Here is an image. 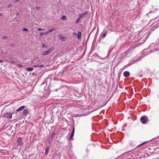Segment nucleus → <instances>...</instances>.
Segmentation results:
<instances>
[{
  "label": "nucleus",
  "instance_id": "f257e3e1",
  "mask_svg": "<svg viewBox=\"0 0 159 159\" xmlns=\"http://www.w3.org/2000/svg\"><path fill=\"white\" fill-rule=\"evenodd\" d=\"M54 49V47H52L51 48H49L47 51H44L42 53V55L43 56H45L47 55L49 53H50L52 51V50Z\"/></svg>",
  "mask_w": 159,
  "mask_h": 159
},
{
  "label": "nucleus",
  "instance_id": "f03ea898",
  "mask_svg": "<svg viewBox=\"0 0 159 159\" xmlns=\"http://www.w3.org/2000/svg\"><path fill=\"white\" fill-rule=\"evenodd\" d=\"M3 116L4 117L9 118L10 119H11L12 117V115L11 112H6L3 114Z\"/></svg>",
  "mask_w": 159,
  "mask_h": 159
},
{
  "label": "nucleus",
  "instance_id": "7ed1b4c3",
  "mask_svg": "<svg viewBox=\"0 0 159 159\" xmlns=\"http://www.w3.org/2000/svg\"><path fill=\"white\" fill-rule=\"evenodd\" d=\"M21 137H19L16 139V142L17 145L20 146H21L24 144L21 141Z\"/></svg>",
  "mask_w": 159,
  "mask_h": 159
},
{
  "label": "nucleus",
  "instance_id": "20e7f679",
  "mask_svg": "<svg viewBox=\"0 0 159 159\" xmlns=\"http://www.w3.org/2000/svg\"><path fill=\"white\" fill-rule=\"evenodd\" d=\"M88 14V11H85L84 13L82 14H80L79 15V17H80L81 18H85L86 17V16Z\"/></svg>",
  "mask_w": 159,
  "mask_h": 159
},
{
  "label": "nucleus",
  "instance_id": "39448f33",
  "mask_svg": "<svg viewBox=\"0 0 159 159\" xmlns=\"http://www.w3.org/2000/svg\"><path fill=\"white\" fill-rule=\"evenodd\" d=\"M147 117L143 116L140 118L141 122L143 124H145L147 123Z\"/></svg>",
  "mask_w": 159,
  "mask_h": 159
},
{
  "label": "nucleus",
  "instance_id": "423d86ee",
  "mask_svg": "<svg viewBox=\"0 0 159 159\" xmlns=\"http://www.w3.org/2000/svg\"><path fill=\"white\" fill-rule=\"evenodd\" d=\"M29 113V109H25L23 110L22 115L24 116H26Z\"/></svg>",
  "mask_w": 159,
  "mask_h": 159
},
{
  "label": "nucleus",
  "instance_id": "0eeeda50",
  "mask_svg": "<svg viewBox=\"0 0 159 159\" xmlns=\"http://www.w3.org/2000/svg\"><path fill=\"white\" fill-rule=\"evenodd\" d=\"M74 133H75V127H73V129H72V130L71 132V134L70 135V140H71V139L73 137V136L74 135Z\"/></svg>",
  "mask_w": 159,
  "mask_h": 159
},
{
  "label": "nucleus",
  "instance_id": "6e6552de",
  "mask_svg": "<svg viewBox=\"0 0 159 159\" xmlns=\"http://www.w3.org/2000/svg\"><path fill=\"white\" fill-rule=\"evenodd\" d=\"M123 75L125 77H127L130 75V73L128 71H125L123 73Z\"/></svg>",
  "mask_w": 159,
  "mask_h": 159
},
{
  "label": "nucleus",
  "instance_id": "1a4fd4ad",
  "mask_svg": "<svg viewBox=\"0 0 159 159\" xmlns=\"http://www.w3.org/2000/svg\"><path fill=\"white\" fill-rule=\"evenodd\" d=\"M25 107V106H21L20 107H19L18 109H17L16 110V111H17V112L23 110V109H24Z\"/></svg>",
  "mask_w": 159,
  "mask_h": 159
},
{
  "label": "nucleus",
  "instance_id": "9d476101",
  "mask_svg": "<svg viewBox=\"0 0 159 159\" xmlns=\"http://www.w3.org/2000/svg\"><path fill=\"white\" fill-rule=\"evenodd\" d=\"M59 37L60 38V39L62 41H65V38L62 35H59Z\"/></svg>",
  "mask_w": 159,
  "mask_h": 159
},
{
  "label": "nucleus",
  "instance_id": "9b49d317",
  "mask_svg": "<svg viewBox=\"0 0 159 159\" xmlns=\"http://www.w3.org/2000/svg\"><path fill=\"white\" fill-rule=\"evenodd\" d=\"M107 33V31H104V33L103 34L102 36V38H104L105 37Z\"/></svg>",
  "mask_w": 159,
  "mask_h": 159
},
{
  "label": "nucleus",
  "instance_id": "f8f14e48",
  "mask_svg": "<svg viewBox=\"0 0 159 159\" xmlns=\"http://www.w3.org/2000/svg\"><path fill=\"white\" fill-rule=\"evenodd\" d=\"M81 33L80 31H79L78 33L77 37L78 39H80L81 38Z\"/></svg>",
  "mask_w": 159,
  "mask_h": 159
},
{
  "label": "nucleus",
  "instance_id": "ddd939ff",
  "mask_svg": "<svg viewBox=\"0 0 159 159\" xmlns=\"http://www.w3.org/2000/svg\"><path fill=\"white\" fill-rule=\"evenodd\" d=\"M49 151V148H47L45 149V155H47Z\"/></svg>",
  "mask_w": 159,
  "mask_h": 159
},
{
  "label": "nucleus",
  "instance_id": "4468645a",
  "mask_svg": "<svg viewBox=\"0 0 159 159\" xmlns=\"http://www.w3.org/2000/svg\"><path fill=\"white\" fill-rule=\"evenodd\" d=\"M55 29H56L53 28V29H52L48 30V32H46L47 34H48V33H50V32H52L54 31Z\"/></svg>",
  "mask_w": 159,
  "mask_h": 159
},
{
  "label": "nucleus",
  "instance_id": "2eb2a0df",
  "mask_svg": "<svg viewBox=\"0 0 159 159\" xmlns=\"http://www.w3.org/2000/svg\"><path fill=\"white\" fill-rule=\"evenodd\" d=\"M34 69L33 68H28L26 69V70L28 71H32Z\"/></svg>",
  "mask_w": 159,
  "mask_h": 159
},
{
  "label": "nucleus",
  "instance_id": "dca6fc26",
  "mask_svg": "<svg viewBox=\"0 0 159 159\" xmlns=\"http://www.w3.org/2000/svg\"><path fill=\"white\" fill-rule=\"evenodd\" d=\"M46 34H47L46 32H41L39 34V36L40 37H41V36H42L43 35H46Z\"/></svg>",
  "mask_w": 159,
  "mask_h": 159
},
{
  "label": "nucleus",
  "instance_id": "f3484780",
  "mask_svg": "<svg viewBox=\"0 0 159 159\" xmlns=\"http://www.w3.org/2000/svg\"><path fill=\"white\" fill-rule=\"evenodd\" d=\"M22 30H23V31L28 32L29 31L28 29H27V28H24L22 29Z\"/></svg>",
  "mask_w": 159,
  "mask_h": 159
},
{
  "label": "nucleus",
  "instance_id": "a211bd4d",
  "mask_svg": "<svg viewBox=\"0 0 159 159\" xmlns=\"http://www.w3.org/2000/svg\"><path fill=\"white\" fill-rule=\"evenodd\" d=\"M66 17L65 16H63L61 18V19L63 20H66Z\"/></svg>",
  "mask_w": 159,
  "mask_h": 159
},
{
  "label": "nucleus",
  "instance_id": "6ab92c4d",
  "mask_svg": "<svg viewBox=\"0 0 159 159\" xmlns=\"http://www.w3.org/2000/svg\"><path fill=\"white\" fill-rule=\"evenodd\" d=\"M80 19H81V18H80V17H79V18L77 19V20L76 21V23H78L79 22Z\"/></svg>",
  "mask_w": 159,
  "mask_h": 159
},
{
  "label": "nucleus",
  "instance_id": "aec40b11",
  "mask_svg": "<svg viewBox=\"0 0 159 159\" xmlns=\"http://www.w3.org/2000/svg\"><path fill=\"white\" fill-rule=\"evenodd\" d=\"M44 29H42V28H39L38 29V31H43V30H44Z\"/></svg>",
  "mask_w": 159,
  "mask_h": 159
},
{
  "label": "nucleus",
  "instance_id": "412c9836",
  "mask_svg": "<svg viewBox=\"0 0 159 159\" xmlns=\"http://www.w3.org/2000/svg\"><path fill=\"white\" fill-rule=\"evenodd\" d=\"M17 66H18V67H20V68H22V67H23V66L22 65H21V64H18L17 65Z\"/></svg>",
  "mask_w": 159,
  "mask_h": 159
},
{
  "label": "nucleus",
  "instance_id": "4be33fe9",
  "mask_svg": "<svg viewBox=\"0 0 159 159\" xmlns=\"http://www.w3.org/2000/svg\"><path fill=\"white\" fill-rule=\"evenodd\" d=\"M39 66H40V65H36L33 66L35 67H38V68H40Z\"/></svg>",
  "mask_w": 159,
  "mask_h": 159
},
{
  "label": "nucleus",
  "instance_id": "5701e85b",
  "mask_svg": "<svg viewBox=\"0 0 159 159\" xmlns=\"http://www.w3.org/2000/svg\"><path fill=\"white\" fill-rule=\"evenodd\" d=\"M7 36H3L2 37V39H7Z\"/></svg>",
  "mask_w": 159,
  "mask_h": 159
},
{
  "label": "nucleus",
  "instance_id": "b1692460",
  "mask_svg": "<svg viewBox=\"0 0 159 159\" xmlns=\"http://www.w3.org/2000/svg\"><path fill=\"white\" fill-rule=\"evenodd\" d=\"M54 133H52V136H51V139H53L54 137Z\"/></svg>",
  "mask_w": 159,
  "mask_h": 159
},
{
  "label": "nucleus",
  "instance_id": "393cba45",
  "mask_svg": "<svg viewBox=\"0 0 159 159\" xmlns=\"http://www.w3.org/2000/svg\"><path fill=\"white\" fill-rule=\"evenodd\" d=\"M19 0H13V3H16L19 1Z\"/></svg>",
  "mask_w": 159,
  "mask_h": 159
},
{
  "label": "nucleus",
  "instance_id": "a878e982",
  "mask_svg": "<svg viewBox=\"0 0 159 159\" xmlns=\"http://www.w3.org/2000/svg\"><path fill=\"white\" fill-rule=\"evenodd\" d=\"M10 63L11 64H14L15 63V61H11L10 62Z\"/></svg>",
  "mask_w": 159,
  "mask_h": 159
},
{
  "label": "nucleus",
  "instance_id": "bb28decb",
  "mask_svg": "<svg viewBox=\"0 0 159 159\" xmlns=\"http://www.w3.org/2000/svg\"><path fill=\"white\" fill-rule=\"evenodd\" d=\"M44 65H40L39 67L40 68H42L43 67Z\"/></svg>",
  "mask_w": 159,
  "mask_h": 159
},
{
  "label": "nucleus",
  "instance_id": "cd10ccee",
  "mask_svg": "<svg viewBox=\"0 0 159 159\" xmlns=\"http://www.w3.org/2000/svg\"><path fill=\"white\" fill-rule=\"evenodd\" d=\"M42 47L43 48H44V47H45V45L44 43H43L42 45Z\"/></svg>",
  "mask_w": 159,
  "mask_h": 159
},
{
  "label": "nucleus",
  "instance_id": "c85d7f7f",
  "mask_svg": "<svg viewBox=\"0 0 159 159\" xmlns=\"http://www.w3.org/2000/svg\"><path fill=\"white\" fill-rule=\"evenodd\" d=\"M4 62V61L0 60V63H3Z\"/></svg>",
  "mask_w": 159,
  "mask_h": 159
},
{
  "label": "nucleus",
  "instance_id": "c756f323",
  "mask_svg": "<svg viewBox=\"0 0 159 159\" xmlns=\"http://www.w3.org/2000/svg\"><path fill=\"white\" fill-rule=\"evenodd\" d=\"M12 5V4H10L8 6V8H9L10 7V6H11Z\"/></svg>",
  "mask_w": 159,
  "mask_h": 159
},
{
  "label": "nucleus",
  "instance_id": "7c9ffc66",
  "mask_svg": "<svg viewBox=\"0 0 159 159\" xmlns=\"http://www.w3.org/2000/svg\"><path fill=\"white\" fill-rule=\"evenodd\" d=\"M9 59H12V57L11 55L10 56H9Z\"/></svg>",
  "mask_w": 159,
  "mask_h": 159
},
{
  "label": "nucleus",
  "instance_id": "2f4dec72",
  "mask_svg": "<svg viewBox=\"0 0 159 159\" xmlns=\"http://www.w3.org/2000/svg\"><path fill=\"white\" fill-rule=\"evenodd\" d=\"M146 142H143V143H141V144H140V145H139V146H140V145H142V144H144L145 143H146Z\"/></svg>",
  "mask_w": 159,
  "mask_h": 159
},
{
  "label": "nucleus",
  "instance_id": "473e14b6",
  "mask_svg": "<svg viewBox=\"0 0 159 159\" xmlns=\"http://www.w3.org/2000/svg\"><path fill=\"white\" fill-rule=\"evenodd\" d=\"M40 8V7H36V9H39Z\"/></svg>",
  "mask_w": 159,
  "mask_h": 159
},
{
  "label": "nucleus",
  "instance_id": "72a5a7b5",
  "mask_svg": "<svg viewBox=\"0 0 159 159\" xmlns=\"http://www.w3.org/2000/svg\"><path fill=\"white\" fill-rule=\"evenodd\" d=\"M73 34L74 35H75L76 34L75 33H73Z\"/></svg>",
  "mask_w": 159,
  "mask_h": 159
},
{
  "label": "nucleus",
  "instance_id": "f704fd0d",
  "mask_svg": "<svg viewBox=\"0 0 159 159\" xmlns=\"http://www.w3.org/2000/svg\"><path fill=\"white\" fill-rule=\"evenodd\" d=\"M54 90L55 91H58V89H54Z\"/></svg>",
  "mask_w": 159,
  "mask_h": 159
},
{
  "label": "nucleus",
  "instance_id": "c9c22d12",
  "mask_svg": "<svg viewBox=\"0 0 159 159\" xmlns=\"http://www.w3.org/2000/svg\"><path fill=\"white\" fill-rule=\"evenodd\" d=\"M2 15V14L0 13V17Z\"/></svg>",
  "mask_w": 159,
  "mask_h": 159
},
{
  "label": "nucleus",
  "instance_id": "e433bc0d",
  "mask_svg": "<svg viewBox=\"0 0 159 159\" xmlns=\"http://www.w3.org/2000/svg\"><path fill=\"white\" fill-rule=\"evenodd\" d=\"M10 46H14V45L13 44H10Z\"/></svg>",
  "mask_w": 159,
  "mask_h": 159
}]
</instances>
